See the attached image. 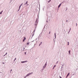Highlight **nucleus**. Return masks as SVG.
Listing matches in <instances>:
<instances>
[{
    "instance_id": "obj_19",
    "label": "nucleus",
    "mask_w": 78,
    "mask_h": 78,
    "mask_svg": "<svg viewBox=\"0 0 78 78\" xmlns=\"http://www.w3.org/2000/svg\"><path fill=\"white\" fill-rule=\"evenodd\" d=\"M16 58H15L14 61H16Z\"/></svg>"
},
{
    "instance_id": "obj_23",
    "label": "nucleus",
    "mask_w": 78,
    "mask_h": 78,
    "mask_svg": "<svg viewBox=\"0 0 78 78\" xmlns=\"http://www.w3.org/2000/svg\"><path fill=\"white\" fill-rule=\"evenodd\" d=\"M27 6H28V5H29V4H27Z\"/></svg>"
},
{
    "instance_id": "obj_21",
    "label": "nucleus",
    "mask_w": 78,
    "mask_h": 78,
    "mask_svg": "<svg viewBox=\"0 0 78 78\" xmlns=\"http://www.w3.org/2000/svg\"><path fill=\"white\" fill-rule=\"evenodd\" d=\"M27 76H25V77H24V78H26V77H27Z\"/></svg>"
},
{
    "instance_id": "obj_10",
    "label": "nucleus",
    "mask_w": 78,
    "mask_h": 78,
    "mask_svg": "<svg viewBox=\"0 0 78 78\" xmlns=\"http://www.w3.org/2000/svg\"><path fill=\"white\" fill-rule=\"evenodd\" d=\"M2 12H3V11H2L0 12V14H2Z\"/></svg>"
},
{
    "instance_id": "obj_15",
    "label": "nucleus",
    "mask_w": 78,
    "mask_h": 78,
    "mask_svg": "<svg viewBox=\"0 0 78 78\" xmlns=\"http://www.w3.org/2000/svg\"><path fill=\"white\" fill-rule=\"evenodd\" d=\"M25 40L23 39V41L24 42Z\"/></svg>"
},
{
    "instance_id": "obj_6",
    "label": "nucleus",
    "mask_w": 78,
    "mask_h": 78,
    "mask_svg": "<svg viewBox=\"0 0 78 78\" xmlns=\"http://www.w3.org/2000/svg\"><path fill=\"white\" fill-rule=\"evenodd\" d=\"M46 66H47V64H45V65L43 66V68L45 69V68L46 67Z\"/></svg>"
},
{
    "instance_id": "obj_33",
    "label": "nucleus",
    "mask_w": 78,
    "mask_h": 78,
    "mask_svg": "<svg viewBox=\"0 0 78 78\" xmlns=\"http://www.w3.org/2000/svg\"><path fill=\"white\" fill-rule=\"evenodd\" d=\"M3 64H5V63H3Z\"/></svg>"
},
{
    "instance_id": "obj_11",
    "label": "nucleus",
    "mask_w": 78,
    "mask_h": 78,
    "mask_svg": "<svg viewBox=\"0 0 78 78\" xmlns=\"http://www.w3.org/2000/svg\"><path fill=\"white\" fill-rule=\"evenodd\" d=\"M69 55H70V51L69 50Z\"/></svg>"
},
{
    "instance_id": "obj_1",
    "label": "nucleus",
    "mask_w": 78,
    "mask_h": 78,
    "mask_svg": "<svg viewBox=\"0 0 78 78\" xmlns=\"http://www.w3.org/2000/svg\"><path fill=\"white\" fill-rule=\"evenodd\" d=\"M38 19L37 18L35 22V25L36 26L37 25V23H38V21H37Z\"/></svg>"
},
{
    "instance_id": "obj_13",
    "label": "nucleus",
    "mask_w": 78,
    "mask_h": 78,
    "mask_svg": "<svg viewBox=\"0 0 78 78\" xmlns=\"http://www.w3.org/2000/svg\"><path fill=\"white\" fill-rule=\"evenodd\" d=\"M55 38H56V33H55Z\"/></svg>"
},
{
    "instance_id": "obj_34",
    "label": "nucleus",
    "mask_w": 78,
    "mask_h": 78,
    "mask_svg": "<svg viewBox=\"0 0 78 78\" xmlns=\"http://www.w3.org/2000/svg\"><path fill=\"white\" fill-rule=\"evenodd\" d=\"M42 43V42H41V44Z\"/></svg>"
},
{
    "instance_id": "obj_28",
    "label": "nucleus",
    "mask_w": 78,
    "mask_h": 78,
    "mask_svg": "<svg viewBox=\"0 0 78 78\" xmlns=\"http://www.w3.org/2000/svg\"><path fill=\"white\" fill-rule=\"evenodd\" d=\"M55 68V67H53V69H54V68Z\"/></svg>"
},
{
    "instance_id": "obj_8",
    "label": "nucleus",
    "mask_w": 78,
    "mask_h": 78,
    "mask_svg": "<svg viewBox=\"0 0 78 78\" xmlns=\"http://www.w3.org/2000/svg\"><path fill=\"white\" fill-rule=\"evenodd\" d=\"M69 75H70V73H68L67 76H66V78H67V76H69Z\"/></svg>"
},
{
    "instance_id": "obj_30",
    "label": "nucleus",
    "mask_w": 78,
    "mask_h": 78,
    "mask_svg": "<svg viewBox=\"0 0 78 78\" xmlns=\"http://www.w3.org/2000/svg\"><path fill=\"white\" fill-rule=\"evenodd\" d=\"M67 21H68V20H67V21H66L67 22Z\"/></svg>"
},
{
    "instance_id": "obj_22",
    "label": "nucleus",
    "mask_w": 78,
    "mask_h": 78,
    "mask_svg": "<svg viewBox=\"0 0 78 78\" xmlns=\"http://www.w3.org/2000/svg\"><path fill=\"white\" fill-rule=\"evenodd\" d=\"M59 78H62L61 77V76H59Z\"/></svg>"
},
{
    "instance_id": "obj_29",
    "label": "nucleus",
    "mask_w": 78,
    "mask_h": 78,
    "mask_svg": "<svg viewBox=\"0 0 78 78\" xmlns=\"http://www.w3.org/2000/svg\"><path fill=\"white\" fill-rule=\"evenodd\" d=\"M50 31L49 32V34H50Z\"/></svg>"
},
{
    "instance_id": "obj_16",
    "label": "nucleus",
    "mask_w": 78,
    "mask_h": 78,
    "mask_svg": "<svg viewBox=\"0 0 78 78\" xmlns=\"http://www.w3.org/2000/svg\"><path fill=\"white\" fill-rule=\"evenodd\" d=\"M68 45H69V42H68Z\"/></svg>"
},
{
    "instance_id": "obj_31",
    "label": "nucleus",
    "mask_w": 78,
    "mask_h": 78,
    "mask_svg": "<svg viewBox=\"0 0 78 78\" xmlns=\"http://www.w3.org/2000/svg\"><path fill=\"white\" fill-rule=\"evenodd\" d=\"M40 45H41V44H40Z\"/></svg>"
},
{
    "instance_id": "obj_12",
    "label": "nucleus",
    "mask_w": 78,
    "mask_h": 78,
    "mask_svg": "<svg viewBox=\"0 0 78 78\" xmlns=\"http://www.w3.org/2000/svg\"><path fill=\"white\" fill-rule=\"evenodd\" d=\"M24 40H26V37H24Z\"/></svg>"
},
{
    "instance_id": "obj_3",
    "label": "nucleus",
    "mask_w": 78,
    "mask_h": 78,
    "mask_svg": "<svg viewBox=\"0 0 78 78\" xmlns=\"http://www.w3.org/2000/svg\"><path fill=\"white\" fill-rule=\"evenodd\" d=\"M33 73L31 72V73H29L28 74L26 75V76H29V75H31V74H32Z\"/></svg>"
},
{
    "instance_id": "obj_24",
    "label": "nucleus",
    "mask_w": 78,
    "mask_h": 78,
    "mask_svg": "<svg viewBox=\"0 0 78 78\" xmlns=\"http://www.w3.org/2000/svg\"><path fill=\"white\" fill-rule=\"evenodd\" d=\"M25 55H26V52H25Z\"/></svg>"
},
{
    "instance_id": "obj_20",
    "label": "nucleus",
    "mask_w": 78,
    "mask_h": 78,
    "mask_svg": "<svg viewBox=\"0 0 78 78\" xmlns=\"http://www.w3.org/2000/svg\"><path fill=\"white\" fill-rule=\"evenodd\" d=\"M56 65H55L54 66V67H56Z\"/></svg>"
},
{
    "instance_id": "obj_9",
    "label": "nucleus",
    "mask_w": 78,
    "mask_h": 78,
    "mask_svg": "<svg viewBox=\"0 0 78 78\" xmlns=\"http://www.w3.org/2000/svg\"><path fill=\"white\" fill-rule=\"evenodd\" d=\"M27 4H28V1H27L26 2V3H25V5H27Z\"/></svg>"
},
{
    "instance_id": "obj_17",
    "label": "nucleus",
    "mask_w": 78,
    "mask_h": 78,
    "mask_svg": "<svg viewBox=\"0 0 78 78\" xmlns=\"http://www.w3.org/2000/svg\"><path fill=\"white\" fill-rule=\"evenodd\" d=\"M51 0H49V1H48V2L49 3V2H51Z\"/></svg>"
},
{
    "instance_id": "obj_7",
    "label": "nucleus",
    "mask_w": 78,
    "mask_h": 78,
    "mask_svg": "<svg viewBox=\"0 0 78 78\" xmlns=\"http://www.w3.org/2000/svg\"><path fill=\"white\" fill-rule=\"evenodd\" d=\"M62 5V3H60L59 5L58 6V8H59L61 5Z\"/></svg>"
},
{
    "instance_id": "obj_4",
    "label": "nucleus",
    "mask_w": 78,
    "mask_h": 78,
    "mask_svg": "<svg viewBox=\"0 0 78 78\" xmlns=\"http://www.w3.org/2000/svg\"><path fill=\"white\" fill-rule=\"evenodd\" d=\"M28 62V61H27V60H26L24 61L21 62L22 63H25V62Z\"/></svg>"
},
{
    "instance_id": "obj_14",
    "label": "nucleus",
    "mask_w": 78,
    "mask_h": 78,
    "mask_svg": "<svg viewBox=\"0 0 78 78\" xmlns=\"http://www.w3.org/2000/svg\"><path fill=\"white\" fill-rule=\"evenodd\" d=\"M27 45H29V43H27Z\"/></svg>"
},
{
    "instance_id": "obj_18",
    "label": "nucleus",
    "mask_w": 78,
    "mask_h": 78,
    "mask_svg": "<svg viewBox=\"0 0 78 78\" xmlns=\"http://www.w3.org/2000/svg\"><path fill=\"white\" fill-rule=\"evenodd\" d=\"M7 53L6 52V54H5V55H7Z\"/></svg>"
},
{
    "instance_id": "obj_27",
    "label": "nucleus",
    "mask_w": 78,
    "mask_h": 78,
    "mask_svg": "<svg viewBox=\"0 0 78 78\" xmlns=\"http://www.w3.org/2000/svg\"><path fill=\"white\" fill-rule=\"evenodd\" d=\"M12 69H11V70H10V72H11V71H12Z\"/></svg>"
},
{
    "instance_id": "obj_32",
    "label": "nucleus",
    "mask_w": 78,
    "mask_h": 78,
    "mask_svg": "<svg viewBox=\"0 0 78 78\" xmlns=\"http://www.w3.org/2000/svg\"><path fill=\"white\" fill-rule=\"evenodd\" d=\"M5 56V55H4V56Z\"/></svg>"
},
{
    "instance_id": "obj_25",
    "label": "nucleus",
    "mask_w": 78,
    "mask_h": 78,
    "mask_svg": "<svg viewBox=\"0 0 78 78\" xmlns=\"http://www.w3.org/2000/svg\"><path fill=\"white\" fill-rule=\"evenodd\" d=\"M76 27H77V23H76Z\"/></svg>"
},
{
    "instance_id": "obj_2",
    "label": "nucleus",
    "mask_w": 78,
    "mask_h": 78,
    "mask_svg": "<svg viewBox=\"0 0 78 78\" xmlns=\"http://www.w3.org/2000/svg\"><path fill=\"white\" fill-rule=\"evenodd\" d=\"M33 73L31 72V73H29L28 74L26 75V76H29V75H31V74H32Z\"/></svg>"
},
{
    "instance_id": "obj_5",
    "label": "nucleus",
    "mask_w": 78,
    "mask_h": 78,
    "mask_svg": "<svg viewBox=\"0 0 78 78\" xmlns=\"http://www.w3.org/2000/svg\"><path fill=\"white\" fill-rule=\"evenodd\" d=\"M22 5H23V3H22L21 5H20L19 7V10H20V9L21 6H22Z\"/></svg>"
},
{
    "instance_id": "obj_26",
    "label": "nucleus",
    "mask_w": 78,
    "mask_h": 78,
    "mask_svg": "<svg viewBox=\"0 0 78 78\" xmlns=\"http://www.w3.org/2000/svg\"><path fill=\"white\" fill-rule=\"evenodd\" d=\"M70 30H71V28H70L69 31H70Z\"/></svg>"
}]
</instances>
